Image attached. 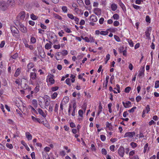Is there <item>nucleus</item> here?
<instances>
[{
  "label": "nucleus",
  "instance_id": "obj_23",
  "mask_svg": "<svg viewBox=\"0 0 159 159\" xmlns=\"http://www.w3.org/2000/svg\"><path fill=\"white\" fill-rule=\"evenodd\" d=\"M30 18L32 20H35L38 19V17L32 13L30 15Z\"/></svg>",
  "mask_w": 159,
  "mask_h": 159
},
{
  "label": "nucleus",
  "instance_id": "obj_25",
  "mask_svg": "<svg viewBox=\"0 0 159 159\" xmlns=\"http://www.w3.org/2000/svg\"><path fill=\"white\" fill-rule=\"evenodd\" d=\"M62 11L64 13H66L67 12V8L66 6H62L61 7Z\"/></svg>",
  "mask_w": 159,
  "mask_h": 159
},
{
  "label": "nucleus",
  "instance_id": "obj_57",
  "mask_svg": "<svg viewBox=\"0 0 159 159\" xmlns=\"http://www.w3.org/2000/svg\"><path fill=\"white\" fill-rule=\"evenodd\" d=\"M104 21V19L103 17L101 18L99 20V23L100 24H102L103 23Z\"/></svg>",
  "mask_w": 159,
  "mask_h": 159
},
{
  "label": "nucleus",
  "instance_id": "obj_45",
  "mask_svg": "<svg viewBox=\"0 0 159 159\" xmlns=\"http://www.w3.org/2000/svg\"><path fill=\"white\" fill-rule=\"evenodd\" d=\"M119 22L117 20L115 21L113 23L114 25L115 26H118L119 25Z\"/></svg>",
  "mask_w": 159,
  "mask_h": 159
},
{
  "label": "nucleus",
  "instance_id": "obj_39",
  "mask_svg": "<svg viewBox=\"0 0 159 159\" xmlns=\"http://www.w3.org/2000/svg\"><path fill=\"white\" fill-rule=\"evenodd\" d=\"M79 115L81 117H83V111L82 110H80L78 112Z\"/></svg>",
  "mask_w": 159,
  "mask_h": 159
},
{
  "label": "nucleus",
  "instance_id": "obj_17",
  "mask_svg": "<svg viewBox=\"0 0 159 159\" xmlns=\"http://www.w3.org/2000/svg\"><path fill=\"white\" fill-rule=\"evenodd\" d=\"M26 138L28 140H31L32 139V136L29 132H26L25 133Z\"/></svg>",
  "mask_w": 159,
  "mask_h": 159
},
{
  "label": "nucleus",
  "instance_id": "obj_55",
  "mask_svg": "<svg viewBox=\"0 0 159 159\" xmlns=\"http://www.w3.org/2000/svg\"><path fill=\"white\" fill-rule=\"evenodd\" d=\"M98 5L99 3L97 2H94L93 3V7H98Z\"/></svg>",
  "mask_w": 159,
  "mask_h": 159
},
{
  "label": "nucleus",
  "instance_id": "obj_14",
  "mask_svg": "<svg viewBox=\"0 0 159 159\" xmlns=\"http://www.w3.org/2000/svg\"><path fill=\"white\" fill-rule=\"evenodd\" d=\"M37 110L38 111L39 113L43 117L45 118L46 116V115L45 114L42 110L40 108H39Z\"/></svg>",
  "mask_w": 159,
  "mask_h": 159
},
{
  "label": "nucleus",
  "instance_id": "obj_53",
  "mask_svg": "<svg viewBox=\"0 0 159 159\" xmlns=\"http://www.w3.org/2000/svg\"><path fill=\"white\" fill-rule=\"evenodd\" d=\"M146 21L147 22L150 23V19L148 16H146Z\"/></svg>",
  "mask_w": 159,
  "mask_h": 159
},
{
  "label": "nucleus",
  "instance_id": "obj_18",
  "mask_svg": "<svg viewBox=\"0 0 159 159\" xmlns=\"http://www.w3.org/2000/svg\"><path fill=\"white\" fill-rule=\"evenodd\" d=\"M49 43H47L46 44L45 46V48L46 49H49L51 47V44H52V43L50 41H49Z\"/></svg>",
  "mask_w": 159,
  "mask_h": 159
},
{
  "label": "nucleus",
  "instance_id": "obj_20",
  "mask_svg": "<svg viewBox=\"0 0 159 159\" xmlns=\"http://www.w3.org/2000/svg\"><path fill=\"white\" fill-rule=\"evenodd\" d=\"M43 159H50L48 154L46 153H43Z\"/></svg>",
  "mask_w": 159,
  "mask_h": 159
},
{
  "label": "nucleus",
  "instance_id": "obj_41",
  "mask_svg": "<svg viewBox=\"0 0 159 159\" xmlns=\"http://www.w3.org/2000/svg\"><path fill=\"white\" fill-rule=\"evenodd\" d=\"M57 94H58L57 92L54 93L52 96V98L53 99H55L57 97Z\"/></svg>",
  "mask_w": 159,
  "mask_h": 159
},
{
  "label": "nucleus",
  "instance_id": "obj_11",
  "mask_svg": "<svg viewBox=\"0 0 159 159\" xmlns=\"http://www.w3.org/2000/svg\"><path fill=\"white\" fill-rule=\"evenodd\" d=\"M125 108H129L131 107V102L130 101H128L125 103L124 102H122Z\"/></svg>",
  "mask_w": 159,
  "mask_h": 159
},
{
  "label": "nucleus",
  "instance_id": "obj_33",
  "mask_svg": "<svg viewBox=\"0 0 159 159\" xmlns=\"http://www.w3.org/2000/svg\"><path fill=\"white\" fill-rule=\"evenodd\" d=\"M130 145L133 148H134L137 146V143L133 142H131L130 143Z\"/></svg>",
  "mask_w": 159,
  "mask_h": 159
},
{
  "label": "nucleus",
  "instance_id": "obj_22",
  "mask_svg": "<svg viewBox=\"0 0 159 159\" xmlns=\"http://www.w3.org/2000/svg\"><path fill=\"white\" fill-rule=\"evenodd\" d=\"M20 68H18L14 74V76L16 77L18 76L20 74Z\"/></svg>",
  "mask_w": 159,
  "mask_h": 159
},
{
  "label": "nucleus",
  "instance_id": "obj_28",
  "mask_svg": "<svg viewBox=\"0 0 159 159\" xmlns=\"http://www.w3.org/2000/svg\"><path fill=\"white\" fill-rule=\"evenodd\" d=\"M56 54L58 56V57H57L56 56H55L56 59L57 60H58L60 59V58L59 57V56H62V53L61 52H58L56 53Z\"/></svg>",
  "mask_w": 159,
  "mask_h": 159
},
{
  "label": "nucleus",
  "instance_id": "obj_6",
  "mask_svg": "<svg viewBox=\"0 0 159 159\" xmlns=\"http://www.w3.org/2000/svg\"><path fill=\"white\" fill-rule=\"evenodd\" d=\"M94 13L98 16H100L101 14L102 10L99 8H96L93 9Z\"/></svg>",
  "mask_w": 159,
  "mask_h": 159
},
{
  "label": "nucleus",
  "instance_id": "obj_3",
  "mask_svg": "<svg viewBox=\"0 0 159 159\" xmlns=\"http://www.w3.org/2000/svg\"><path fill=\"white\" fill-rule=\"evenodd\" d=\"M125 153V149L122 146H121L118 150V153L119 155L121 157H124Z\"/></svg>",
  "mask_w": 159,
  "mask_h": 159
},
{
  "label": "nucleus",
  "instance_id": "obj_43",
  "mask_svg": "<svg viewBox=\"0 0 159 159\" xmlns=\"http://www.w3.org/2000/svg\"><path fill=\"white\" fill-rule=\"evenodd\" d=\"M137 108L136 107H134L132 108L130 110H129L128 111L129 112H133L134 111V110Z\"/></svg>",
  "mask_w": 159,
  "mask_h": 159
},
{
  "label": "nucleus",
  "instance_id": "obj_13",
  "mask_svg": "<svg viewBox=\"0 0 159 159\" xmlns=\"http://www.w3.org/2000/svg\"><path fill=\"white\" fill-rule=\"evenodd\" d=\"M30 79L33 80H35L36 78V73L34 72H31L30 74Z\"/></svg>",
  "mask_w": 159,
  "mask_h": 159
},
{
  "label": "nucleus",
  "instance_id": "obj_12",
  "mask_svg": "<svg viewBox=\"0 0 159 159\" xmlns=\"http://www.w3.org/2000/svg\"><path fill=\"white\" fill-rule=\"evenodd\" d=\"M15 4L14 0H8L6 5L7 6H12Z\"/></svg>",
  "mask_w": 159,
  "mask_h": 159
},
{
  "label": "nucleus",
  "instance_id": "obj_31",
  "mask_svg": "<svg viewBox=\"0 0 159 159\" xmlns=\"http://www.w3.org/2000/svg\"><path fill=\"white\" fill-rule=\"evenodd\" d=\"M132 6L136 10H138L139 9H141V7L138 6V5H135L134 4H132Z\"/></svg>",
  "mask_w": 159,
  "mask_h": 159
},
{
  "label": "nucleus",
  "instance_id": "obj_61",
  "mask_svg": "<svg viewBox=\"0 0 159 159\" xmlns=\"http://www.w3.org/2000/svg\"><path fill=\"white\" fill-rule=\"evenodd\" d=\"M73 20H74L75 21V23L76 24H78L79 20V19L78 17L75 16L74 19Z\"/></svg>",
  "mask_w": 159,
  "mask_h": 159
},
{
  "label": "nucleus",
  "instance_id": "obj_27",
  "mask_svg": "<svg viewBox=\"0 0 159 159\" xmlns=\"http://www.w3.org/2000/svg\"><path fill=\"white\" fill-rule=\"evenodd\" d=\"M113 18L114 20H117L119 18V15L117 14H115L113 16Z\"/></svg>",
  "mask_w": 159,
  "mask_h": 159
},
{
  "label": "nucleus",
  "instance_id": "obj_2",
  "mask_svg": "<svg viewBox=\"0 0 159 159\" xmlns=\"http://www.w3.org/2000/svg\"><path fill=\"white\" fill-rule=\"evenodd\" d=\"M7 6L5 2H0V11H4L7 8Z\"/></svg>",
  "mask_w": 159,
  "mask_h": 159
},
{
  "label": "nucleus",
  "instance_id": "obj_52",
  "mask_svg": "<svg viewBox=\"0 0 159 159\" xmlns=\"http://www.w3.org/2000/svg\"><path fill=\"white\" fill-rule=\"evenodd\" d=\"M159 87V81H156L155 82V87L157 88Z\"/></svg>",
  "mask_w": 159,
  "mask_h": 159
},
{
  "label": "nucleus",
  "instance_id": "obj_10",
  "mask_svg": "<svg viewBox=\"0 0 159 159\" xmlns=\"http://www.w3.org/2000/svg\"><path fill=\"white\" fill-rule=\"evenodd\" d=\"M97 17L94 15H92L90 17L89 20L93 22H96L98 21Z\"/></svg>",
  "mask_w": 159,
  "mask_h": 159
},
{
  "label": "nucleus",
  "instance_id": "obj_56",
  "mask_svg": "<svg viewBox=\"0 0 159 159\" xmlns=\"http://www.w3.org/2000/svg\"><path fill=\"white\" fill-rule=\"evenodd\" d=\"M85 4L87 6L89 5L90 4V0H85Z\"/></svg>",
  "mask_w": 159,
  "mask_h": 159
},
{
  "label": "nucleus",
  "instance_id": "obj_30",
  "mask_svg": "<svg viewBox=\"0 0 159 159\" xmlns=\"http://www.w3.org/2000/svg\"><path fill=\"white\" fill-rule=\"evenodd\" d=\"M109 30L110 31L112 32H115L117 30V29L116 28H111Z\"/></svg>",
  "mask_w": 159,
  "mask_h": 159
},
{
  "label": "nucleus",
  "instance_id": "obj_26",
  "mask_svg": "<svg viewBox=\"0 0 159 159\" xmlns=\"http://www.w3.org/2000/svg\"><path fill=\"white\" fill-rule=\"evenodd\" d=\"M54 17L56 19H58L59 20H61L62 18L58 15L56 14H53Z\"/></svg>",
  "mask_w": 159,
  "mask_h": 159
},
{
  "label": "nucleus",
  "instance_id": "obj_63",
  "mask_svg": "<svg viewBox=\"0 0 159 159\" xmlns=\"http://www.w3.org/2000/svg\"><path fill=\"white\" fill-rule=\"evenodd\" d=\"M135 153L134 151L133 150L130 152L129 153V157H131V156H133Z\"/></svg>",
  "mask_w": 159,
  "mask_h": 159
},
{
  "label": "nucleus",
  "instance_id": "obj_9",
  "mask_svg": "<svg viewBox=\"0 0 159 159\" xmlns=\"http://www.w3.org/2000/svg\"><path fill=\"white\" fill-rule=\"evenodd\" d=\"M20 30L23 33H26L27 31L26 28L22 24H20L19 27Z\"/></svg>",
  "mask_w": 159,
  "mask_h": 159
},
{
  "label": "nucleus",
  "instance_id": "obj_15",
  "mask_svg": "<svg viewBox=\"0 0 159 159\" xmlns=\"http://www.w3.org/2000/svg\"><path fill=\"white\" fill-rule=\"evenodd\" d=\"M39 54L40 56L42 58H44L45 57V52L43 50H41L39 51Z\"/></svg>",
  "mask_w": 159,
  "mask_h": 159
},
{
  "label": "nucleus",
  "instance_id": "obj_5",
  "mask_svg": "<svg viewBox=\"0 0 159 159\" xmlns=\"http://www.w3.org/2000/svg\"><path fill=\"white\" fill-rule=\"evenodd\" d=\"M25 16V13L24 11H21L17 16L18 19L23 20Z\"/></svg>",
  "mask_w": 159,
  "mask_h": 159
},
{
  "label": "nucleus",
  "instance_id": "obj_1",
  "mask_svg": "<svg viewBox=\"0 0 159 159\" xmlns=\"http://www.w3.org/2000/svg\"><path fill=\"white\" fill-rule=\"evenodd\" d=\"M11 30L13 36L16 38H19L20 36V34L18 29L15 27L12 26L11 27Z\"/></svg>",
  "mask_w": 159,
  "mask_h": 159
},
{
  "label": "nucleus",
  "instance_id": "obj_32",
  "mask_svg": "<svg viewBox=\"0 0 159 159\" xmlns=\"http://www.w3.org/2000/svg\"><path fill=\"white\" fill-rule=\"evenodd\" d=\"M41 123L43 124L44 126H45L46 127H48V124L47 121H41Z\"/></svg>",
  "mask_w": 159,
  "mask_h": 159
},
{
  "label": "nucleus",
  "instance_id": "obj_46",
  "mask_svg": "<svg viewBox=\"0 0 159 159\" xmlns=\"http://www.w3.org/2000/svg\"><path fill=\"white\" fill-rule=\"evenodd\" d=\"M58 89V87L57 86H55L51 88V90L52 91L54 92L57 91Z\"/></svg>",
  "mask_w": 159,
  "mask_h": 159
},
{
  "label": "nucleus",
  "instance_id": "obj_47",
  "mask_svg": "<svg viewBox=\"0 0 159 159\" xmlns=\"http://www.w3.org/2000/svg\"><path fill=\"white\" fill-rule=\"evenodd\" d=\"M148 143H147L145 145V146L144 147V150H143V152H144V153H145L146 152L147 149V148L148 147Z\"/></svg>",
  "mask_w": 159,
  "mask_h": 159
},
{
  "label": "nucleus",
  "instance_id": "obj_8",
  "mask_svg": "<svg viewBox=\"0 0 159 159\" xmlns=\"http://www.w3.org/2000/svg\"><path fill=\"white\" fill-rule=\"evenodd\" d=\"M135 132H127L124 135V137H128L129 138H132L135 135Z\"/></svg>",
  "mask_w": 159,
  "mask_h": 159
},
{
  "label": "nucleus",
  "instance_id": "obj_7",
  "mask_svg": "<svg viewBox=\"0 0 159 159\" xmlns=\"http://www.w3.org/2000/svg\"><path fill=\"white\" fill-rule=\"evenodd\" d=\"M144 68L143 67L140 68L139 74L138 75L139 77L140 78H142L144 76Z\"/></svg>",
  "mask_w": 159,
  "mask_h": 159
},
{
  "label": "nucleus",
  "instance_id": "obj_60",
  "mask_svg": "<svg viewBox=\"0 0 159 159\" xmlns=\"http://www.w3.org/2000/svg\"><path fill=\"white\" fill-rule=\"evenodd\" d=\"M115 146L114 145H112L110 146V149L111 151L114 152L115 151Z\"/></svg>",
  "mask_w": 159,
  "mask_h": 159
},
{
  "label": "nucleus",
  "instance_id": "obj_48",
  "mask_svg": "<svg viewBox=\"0 0 159 159\" xmlns=\"http://www.w3.org/2000/svg\"><path fill=\"white\" fill-rule=\"evenodd\" d=\"M141 99H142V98L140 96H137L136 97V101L137 102H138L140 101L141 100Z\"/></svg>",
  "mask_w": 159,
  "mask_h": 159
},
{
  "label": "nucleus",
  "instance_id": "obj_21",
  "mask_svg": "<svg viewBox=\"0 0 159 159\" xmlns=\"http://www.w3.org/2000/svg\"><path fill=\"white\" fill-rule=\"evenodd\" d=\"M31 118L32 120L34 121H37L38 122H39V123H41V120L40 119L37 118H36L35 117L33 116H32Z\"/></svg>",
  "mask_w": 159,
  "mask_h": 159
},
{
  "label": "nucleus",
  "instance_id": "obj_36",
  "mask_svg": "<svg viewBox=\"0 0 159 159\" xmlns=\"http://www.w3.org/2000/svg\"><path fill=\"white\" fill-rule=\"evenodd\" d=\"M67 16L71 20H73L74 19L75 16L73 15L70 14H68Z\"/></svg>",
  "mask_w": 159,
  "mask_h": 159
},
{
  "label": "nucleus",
  "instance_id": "obj_44",
  "mask_svg": "<svg viewBox=\"0 0 159 159\" xmlns=\"http://www.w3.org/2000/svg\"><path fill=\"white\" fill-rule=\"evenodd\" d=\"M18 54L16 53L12 56V58L14 59H16L18 57Z\"/></svg>",
  "mask_w": 159,
  "mask_h": 159
},
{
  "label": "nucleus",
  "instance_id": "obj_59",
  "mask_svg": "<svg viewBox=\"0 0 159 159\" xmlns=\"http://www.w3.org/2000/svg\"><path fill=\"white\" fill-rule=\"evenodd\" d=\"M6 146L10 149H12L13 148V146L12 144H10L8 143L6 144Z\"/></svg>",
  "mask_w": 159,
  "mask_h": 159
},
{
  "label": "nucleus",
  "instance_id": "obj_24",
  "mask_svg": "<svg viewBox=\"0 0 159 159\" xmlns=\"http://www.w3.org/2000/svg\"><path fill=\"white\" fill-rule=\"evenodd\" d=\"M34 66V65L33 62L29 63L27 65V68L29 69H30L32 68Z\"/></svg>",
  "mask_w": 159,
  "mask_h": 159
},
{
  "label": "nucleus",
  "instance_id": "obj_58",
  "mask_svg": "<svg viewBox=\"0 0 159 159\" xmlns=\"http://www.w3.org/2000/svg\"><path fill=\"white\" fill-rule=\"evenodd\" d=\"M129 158L130 159H139V157L138 155H135L132 157H129Z\"/></svg>",
  "mask_w": 159,
  "mask_h": 159
},
{
  "label": "nucleus",
  "instance_id": "obj_40",
  "mask_svg": "<svg viewBox=\"0 0 159 159\" xmlns=\"http://www.w3.org/2000/svg\"><path fill=\"white\" fill-rule=\"evenodd\" d=\"M49 82L51 84H53L54 83L55 80L52 77H50L49 78Z\"/></svg>",
  "mask_w": 159,
  "mask_h": 159
},
{
  "label": "nucleus",
  "instance_id": "obj_19",
  "mask_svg": "<svg viewBox=\"0 0 159 159\" xmlns=\"http://www.w3.org/2000/svg\"><path fill=\"white\" fill-rule=\"evenodd\" d=\"M69 98L68 97H66L64 98L61 102L64 103V104L67 103L69 101Z\"/></svg>",
  "mask_w": 159,
  "mask_h": 159
},
{
  "label": "nucleus",
  "instance_id": "obj_4",
  "mask_svg": "<svg viewBox=\"0 0 159 159\" xmlns=\"http://www.w3.org/2000/svg\"><path fill=\"white\" fill-rule=\"evenodd\" d=\"M151 31V28L150 27L147 28L145 32L146 39H150V35Z\"/></svg>",
  "mask_w": 159,
  "mask_h": 159
},
{
  "label": "nucleus",
  "instance_id": "obj_51",
  "mask_svg": "<svg viewBox=\"0 0 159 159\" xmlns=\"http://www.w3.org/2000/svg\"><path fill=\"white\" fill-rule=\"evenodd\" d=\"M66 82L67 84L69 85V86L71 85V84L70 83V80L69 78H67L66 80Z\"/></svg>",
  "mask_w": 159,
  "mask_h": 159
},
{
  "label": "nucleus",
  "instance_id": "obj_49",
  "mask_svg": "<svg viewBox=\"0 0 159 159\" xmlns=\"http://www.w3.org/2000/svg\"><path fill=\"white\" fill-rule=\"evenodd\" d=\"M102 154L106 155L107 154V151L104 148H102Z\"/></svg>",
  "mask_w": 159,
  "mask_h": 159
},
{
  "label": "nucleus",
  "instance_id": "obj_64",
  "mask_svg": "<svg viewBox=\"0 0 159 159\" xmlns=\"http://www.w3.org/2000/svg\"><path fill=\"white\" fill-rule=\"evenodd\" d=\"M61 45L59 44L58 45H54L53 46L54 48L56 49H59L60 48Z\"/></svg>",
  "mask_w": 159,
  "mask_h": 159
},
{
  "label": "nucleus",
  "instance_id": "obj_16",
  "mask_svg": "<svg viewBox=\"0 0 159 159\" xmlns=\"http://www.w3.org/2000/svg\"><path fill=\"white\" fill-rule=\"evenodd\" d=\"M111 8L113 11H115L117 9V6L116 4L113 3L111 5Z\"/></svg>",
  "mask_w": 159,
  "mask_h": 159
},
{
  "label": "nucleus",
  "instance_id": "obj_42",
  "mask_svg": "<svg viewBox=\"0 0 159 159\" xmlns=\"http://www.w3.org/2000/svg\"><path fill=\"white\" fill-rule=\"evenodd\" d=\"M130 89L131 88L129 87H128L125 88V91L126 93H129Z\"/></svg>",
  "mask_w": 159,
  "mask_h": 159
},
{
  "label": "nucleus",
  "instance_id": "obj_54",
  "mask_svg": "<svg viewBox=\"0 0 159 159\" xmlns=\"http://www.w3.org/2000/svg\"><path fill=\"white\" fill-rule=\"evenodd\" d=\"M58 107L59 105H58L57 104H56L55 105V108L54 109V111L55 112H58Z\"/></svg>",
  "mask_w": 159,
  "mask_h": 159
},
{
  "label": "nucleus",
  "instance_id": "obj_37",
  "mask_svg": "<svg viewBox=\"0 0 159 159\" xmlns=\"http://www.w3.org/2000/svg\"><path fill=\"white\" fill-rule=\"evenodd\" d=\"M53 105H52L51 104L50 105L49 107V110L48 111L50 112H52L53 111Z\"/></svg>",
  "mask_w": 159,
  "mask_h": 159
},
{
  "label": "nucleus",
  "instance_id": "obj_62",
  "mask_svg": "<svg viewBox=\"0 0 159 159\" xmlns=\"http://www.w3.org/2000/svg\"><path fill=\"white\" fill-rule=\"evenodd\" d=\"M32 103L33 105L34 106H37V101L35 99H33L32 100Z\"/></svg>",
  "mask_w": 159,
  "mask_h": 159
},
{
  "label": "nucleus",
  "instance_id": "obj_38",
  "mask_svg": "<svg viewBox=\"0 0 159 159\" xmlns=\"http://www.w3.org/2000/svg\"><path fill=\"white\" fill-rule=\"evenodd\" d=\"M150 108L149 107V105H147L146 107V109L145 110H145V112L146 113H148V112L150 111Z\"/></svg>",
  "mask_w": 159,
  "mask_h": 159
},
{
  "label": "nucleus",
  "instance_id": "obj_29",
  "mask_svg": "<svg viewBox=\"0 0 159 159\" xmlns=\"http://www.w3.org/2000/svg\"><path fill=\"white\" fill-rule=\"evenodd\" d=\"M108 34V32L107 30L103 31L101 30V34L102 35H106Z\"/></svg>",
  "mask_w": 159,
  "mask_h": 159
},
{
  "label": "nucleus",
  "instance_id": "obj_34",
  "mask_svg": "<svg viewBox=\"0 0 159 159\" xmlns=\"http://www.w3.org/2000/svg\"><path fill=\"white\" fill-rule=\"evenodd\" d=\"M64 30L66 32L68 33H70L71 32L70 29L67 27H64Z\"/></svg>",
  "mask_w": 159,
  "mask_h": 159
},
{
  "label": "nucleus",
  "instance_id": "obj_50",
  "mask_svg": "<svg viewBox=\"0 0 159 159\" xmlns=\"http://www.w3.org/2000/svg\"><path fill=\"white\" fill-rule=\"evenodd\" d=\"M100 138L102 141H104L105 140L106 137L104 135H102L100 136Z\"/></svg>",
  "mask_w": 159,
  "mask_h": 159
},
{
  "label": "nucleus",
  "instance_id": "obj_35",
  "mask_svg": "<svg viewBox=\"0 0 159 159\" xmlns=\"http://www.w3.org/2000/svg\"><path fill=\"white\" fill-rule=\"evenodd\" d=\"M62 53V56H66L68 54V52L66 50H63L61 52Z\"/></svg>",
  "mask_w": 159,
  "mask_h": 159
}]
</instances>
